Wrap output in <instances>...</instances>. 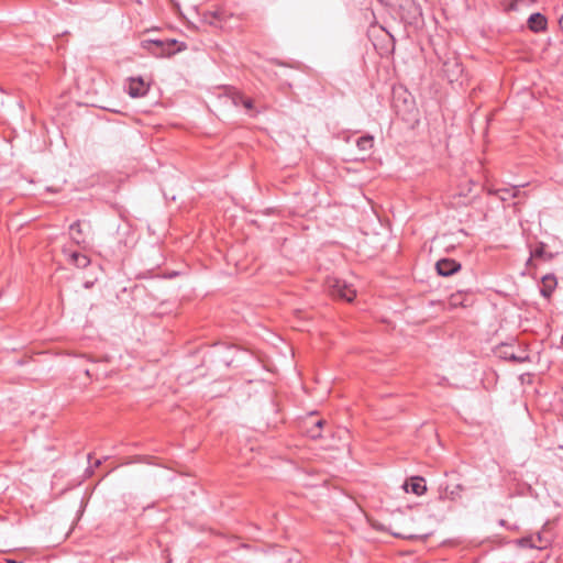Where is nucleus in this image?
<instances>
[{
	"label": "nucleus",
	"instance_id": "c9c22d12",
	"mask_svg": "<svg viewBox=\"0 0 563 563\" xmlns=\"http://www.w3.org/2000/svg\"><path fill=\"white\" fill-rule=\"evenodd\" d=\"M380 4H384V1H380ZM385 4L389 5L390 2H385Z\"/></svg>",
	"mask_w": 563,
	"mask_h": 563
},
{
	"label": "nucleus",
	"instance_id": "9d476101",
	"mask_svg": "<svg viewBox=\"0 0 563 563\" xmlns=\"http://www.w3.org/2000/svg\"><path fill=\"white\" fill-rule=\"evenodd\" d=\"M528 249L529 253L531 254L532 258H537V261L540 262H550L554 258L555 254L550 252L549 245L542 241H529L528 242Z\"/></svg>",
	"mask_w": 563,
	"mask_h": 563
},
{
	"label": "nucleus",
	"instance_id": "f3484780",
	"mask_svg": "<svg viewBox=\"0 0 563 563\" xmlns=\"http://www.w3.org/2000/svg\"><path fill=\"white\" fill-rule=\"evenodd\" d=\"M558 286L556 276L552 273L544 275L541 278V287L540 294L543 298L550 299L552 297L553 291Z\"/></svg>",
	"mask_w": 563,
	"mask_h": 563
},
{
	"label": "nucleus",
	"instance_id": "7c9ffc66",
	"mask_svg": "<svg viewBox=\"0 0 563 563\" xmlns=\"http://www.w3.org/2000/svg\"><path fill=\"white\" fill-rule=\"evenodd\" d=\"M537 540L540 543V545H544L548 542V541H544V539L540 532L537 533Z\"/></svg>",
	"mask_w": 563,
	"mask_h": 563
},
{
	"label": "nucleus",
	"instance_id": "39448f33",
	"mask_svg": "<svg viewBox=\"0 0 563 563\" xmlns=\"http://www.w3.org/2000/svg\"><path fill=\"white\" fill-rule=\"evenodd\" d=\"M324 286L329 295L336 300L352 302L356 297V290L352 284L335 276H328Z\"/></svg>",
	"mask_w": 563,
	"mask_h": 563
},
{
	"label": "nucleus",
	"instance_id": "6ab92c4d",
	"mask_svg": "<svg viewBox=\"0 0 563 563\" xmlns=\"http://www.w3.org/2000/svg\"><path fill=\"white\" fill-rule=\"evenodd\" d=\"M82 222L80 220H76L74 223L69 225V231L71 233V240L78 246L85 249L87 246V241L82 230Z\"/></svg>",
	"mask_w": 563,
	"mask_h": 563
},
{
	"label": "nucleus",
	"instance_id": "9b49d317",
	"mask_svg": "<svg viewBox=\"0 0 563 563\" xmlns=\"http://www.w3.org/2000/svg\"><path fill=\"white\" fill-rule=\"evenodd\" d=\"M462 269V265L460 262L450 258V257H443L440 258L435 263V271L438 275L443 277H450L456 273H459Z\"/></svg>",
	"mask_w": 563,
	"mask_h": 563
},
{
	"label": "nucleus",
	"instance_id": "4468645a",
	"mask_svg": "<svg viewBox=\"0 0 563 563\" xmlns=\"http://www.w3.org/2000/svg\"><path fill=\"white\" fill-rule=\"evenodd\" d=\"M62 253L65 255L67 262L77 268H86L91 263L87 255L78 251H71L67 247H63Z\"/></svg>",
	"mask_w": 563,
	"mask_h": 563
},
{
	"label": "nucleus",
	"instance_id": "aec40b11",
	"mask_svg": "<svg viewBox=\"0 0 563 563\" xmlns=\"http://www.w3.org/2000/svg\"><path fill=\"white\" fill-rule=\"evenodd\" d=\"M378 529L383 530V531L389 532L395 538L404 539V540H411V541H413V540L427 541L429 539V537L431 536V533H426V534H406V533H402V532L394 531L391 529V527H389L387 529H385L384 527H378Z\"/></svg>",
	"mask_w": 563,
	"mask_h": 563
},
{
	"label": "nucleus",
	"instance_id": "4be33fe9",
	"mask_svg": "<svg viewBox=\"0 0 563 563\" xmlns=\"http://www.w3.org/2000/svg\"><path fill=\"white\" fill-rule=\"evenodd\" d=\"M374 145V137L371 134H365L357 139L356 146L362 152H368Z\"/></svg>",
	"mask_w": 563,
	"mask_h": 563
},
{
	"label": "nucleus",
	"instance_id": "e433bc0d",
	"mask_svg": "<svg viewBox=\"0 0 563 563\" xmlns=\"http://www.w3.org/2000/svg\"><path fill=\"white\" fill-rule=\"evenodd\" d=\"M172 3H173L174 5H176V7H178V2L173 1Z\"/></svg>",
	"mask_w": 563,
	"mask_h": 563
},
{
	"label": "nucleus",
	"instance_id": "f704fd0d",
	"mask_svg": "<svg viewBox=\"0 0 563 563\" xmlns=\"http://www.w3.org/2000/svg\"><path fill=\"white\" fill-rule=\"evenodd\" d=\"M87 459H88V461L90 462V461H91V459H92V453H89V454L87 455Z\"/></svg>",
	"mask_w": 563,
	"mask_h": 563
},
{
	"label": "nucleus",
	"instance_id": "a878e982",
	"mask_svg": "<svg viewBox=\"0 0 563 563\" xmlns=\"http://www.w3.org/2000/svg\"><path fill=\"white\" fill-rule=\"evenodd\" d=\"M452 489L450 490V495H451V501H455L457 499L461 498L462 496V492L464 490V487L463 485L461 484H456L454 485L453 487H451Z\"/></svg>",
	"mask_w": 563,
	"mask_h": 563
},
{
	"label": "nucleus",
	"instance_id": "412c9836",
	"mask_svg": "<svg viewBox=\"0 0 563 563\" xmlns=\"http://www.w3.org/2000/svg\"><path fill=\"white\" fill-rule=\"evenodd\" d=\"M515 543L518 547H520V548H525V549H539V550L545 549L550 544V542H547L544 545H537L534 543V541H533V537L532 536H527V537L519 538V539H517L515 541Z\"/></svg>",
	"mask_w": 563,
	"mask_h": 563
},
{
	"label": "nucleus",
	"instance_id": "72a5a7b5",
	"mask_svg": "<svg viewBox=\"0 0 563 563\" xmlns=\"http://www.w3.org/2000/svg\"><path fill=\"white\" fill-rule=\"evenodd\" d=\"M152 31H156V29H146L144 32H145V33H150V32H152Z\"/></svg>",
	"mask_w": 563,
	"mask_h": 563
},
{
	"label": "nucleus",
	"instance_id": "1a4fd4ad",
	"mask_svg": "<svg viewBox=\"0 0 563 563\" xmlns=\"http://www.w3.org/2000/svg\"><path fill=\"white\" fill-rule=\"evenodd\" d=\"M475 300V294L472 289H459L450 296L449 305L452 308H468L474 305Z\"/></svg>",
	"mask_w": 563,
	"mask_h": 563
},
{
	"label": "nucleus",
	"instance_id": "c756f323",
	"mask_svg": "<svg viewBox=\"0 0 563 563\" xmlns=\"http://www.w3.org/2000/svg\"><path fill=\"white\" fill-rule=\"evenodd\" d=\"M508 3H509V5L506 8L507 11L516 10L517 9L518 2L511 1V2H508Z\"/></svg>",
	"mask_w": 563,
	"mask_h": 563
},
{
	"label": "nucleus",
	"instance_id": "5701e85b",
	"mask_svg": "<svg viewBox=\"0 0 563 563\" xmlns=\"http://www.w3.org/2000/svg\"><path fill=\"white\" fill-rule=\"evenodd\" d=\"M520 190L518 186H512L511 188H499L495 191L496 195H499L501 200H507V195H510V197L516 198L519 195Z\"/></svg>",
	"mask_w": 563,
	"mask_h": 563
},
{
	"label": "nucleus",
	"instance_id": "f03ea898",
	"mask_svg": "<svg viewBox=\"0 0 563 563\" xmlns=\"http://www.w3.org/2000/svg\"><path fill=\"white\" fill-rule=\"evenodd\" d=\"M140 47L155 58H170L176 54L186 51L188 45L186 42H180L175 38L155 37L142 40L140 42Z\"/></svg>",
	"mask_w": 563,
	"mask_h": 563
},
{
	"label": "nucleus",
	"instance_id": "393cba45",
	"mask_svg": "<svg viewBox=\"0 0 563 563\" xmlns=\"http://www.w3.org/2000/svg\"><path fill=\"white\" fill-rule=\"evenodd\" d=\"M269 410L274 412L275 417L273 420L267 419L266 426L267 428H276L278 423L283 422V418L277 417L279 409L277 408V405H275L273 401L271 402Z\"/></svg>",
	"mask_w": 563,
	"mask_h": 563
},
{
	"label": "nucleus",
	"instance_id": "4c0bfd02",
	"mask_svg": "<svg viewBox=\"0 0 563 563\" xmlns=\"http://www.w3.org/2000/svg\"><path fill=\"white\" fill-rule=\"evenodd\" d=\"M8 562H9V563H16V562H15V561H13V560H9Z\"/></svg>",
	"mask_w": 563,
	"mask_h": 563
},
{
	"label": "nucleus",
	"instance_id": "c85d7f7f",
	"mask_svg": "<svg viewBox=\"0 0 563 563\" xmlns=\"http://www.w3.org/2000/svg\"><path fill=\"white\" fill-rule=\"evenodd\" d=\"M534 261H537V258H532V256L530 255L529 258L526 262V267L529 268V269L530 268H536L537 265H536Z\"/></svg>",
	"mask_w": 563,
	"mask_h": 563
},
{
	"label": "nucleus",
	"instance_id": "473e14b6",
	"mask_svg": "<svg viewBox=\"0 0 563 563\" xmlns=\"http://www.w3.org/2000/svg\"><path fill=\"white\" fill-rule=\"evenodd\" d=\"M86 474H87L88 476H91V475L93 474V468H92V466H89L88 468H86Z\"/></svg>",
	"mask_w": 563,
	"mask_h": 563
},
{
	"label": "nucleus",
	"instance_id": "dca6fc26",
	"mask_svg": "<svg viewBox=\"0 0 563 563\" xmlns=\"http://www.w3.org/2000/svg\"><path fill=\"white\" fill-rule=\"evenodd\" d=\"M527 26L531 32L540 33L547 30L548 20L544 14L534 12L528 18Z\"/></svg>",
	"mask_w": 563,
	"mask_h": 563
},
{
	"label": "nucleus",
	"instance_id": "f257e3e1",
	"mask_svg": "<svg viewBox=\"0 0 563 563\" xmlns=\"http://www.w3.org/2000/svg\"><path fill=\"white\" fill-rule=\"evenodd\" d=\"M201 364L208 369H241L254 362V355L246 349L228 342H216L199 350Z\"/></svg>",
	"mask_w": 563,
	"mask_h": 563
},
{
	"label": "nucleus",
	"instance_id": "0eeeda50",
	"mask_svg": "<svg viewBox=\"0 0 563 563\" xmlns=\"http://www.w3.org/2000/svg\"><path fill=\"white\" fill-rule=\"evenodd\" d=\"M227 96L235 107H243L251 117H256L260 111L255 108L254 100L245 96L240 90L230 87L227 89Z\"/></svg>",
	"mask_w": 563,
	"mask_h": 563
},
{
	"label": "nucleus",
	"instance_id": "2eb2a0df",
	"mask_svg": "<svg viewBox=\"0 0 563 563\" xmlns=\"http://www.w3.org/2000/svg\"><path fill=\"white\" fill-rule=\"evenodd\" d=\"M407 493L421 496L427 492L426 481L422 476H411L402 485Z\"/></svg>",
	"mask_w": 563,
	"mask_h": 563
},
{
	"label": "nucleus",
	"instance_id": "20e7f679",
	"mask_svg": "<svg viewBox=\"0 0 563 563\" xmlns=\"http://www.w3.org/2000/svg\"><path fill=\"white\" fill-rule=\"evenodd\" d=\"M495 352L499 358L514 365L531 361L527 345L516 339L511 340V342L500 343Z\"/></svg>",
	"mask_w": 563,
	"mask_h": 563
},
{
	"label": "nucleus",
	"instance_id": "cd10ccee",
	"mask_svg": "<svg viewBox=\"0 0 563 563\" xmlns=\"http://www.w3.org/2000/svg\"><path fill=\"white\" fill-rule=\"evenodd\" d=\"M498 525L500 527H504V528L509 529V530H517L518 529L517 526H510L505 519L498 520Z\"/></svg>",
	"mask_w": 563,
	"mask_h": 563
},
{
	"label": "nucleus",
	"instance_id": "ddd939ff",
	"mask_svg": "<svg viewBox=\"0 0 563 563\" xmlns=\"http://www.w3.org/2000/svg\"><path fill=\"white\" fill-rule=\"evenodd\" d=\"M231 15V13H228L224 9L218 7L214 10L205 11L202 13V20L212 26L222 27V23L225 22Z\"/></svg>",
	"mask_w": 563,
	"mask_h": 563
},
{
	"label": "nucleus",
	"instance_id": "2f4dec72",
	"mask_svg": "<svg viewBox=\"0 0 563 563\" xmlns=\"http://www.w3.org/2000/svg\"><path fill=\"white\" fill-rule=\"evenodd\" d=\"M101 464H102V460H96L91 466H92V468H95V467H99Z\"/></svg>",
	"mask_w": 563,
	"mask_h": 563
},
{
	"label": "nucleus",
	"instance_id": "7ed1b4c3",
	"mask_svg": "<svg viewBox=\"0 0 563 563\" xmlns=\"http://www.w3.org/2000/svg\"><path fill=\"white\" fill-rule=\"evenodd\" d=\"M391 104L402 120H409L413 112H417L415 97L401 84L393 86Z\"/></svg>",
	"mask_w": 563,
	"mask_h": 563
},
{
	"label": "nucleus",
	"instance_id": "bb28decb",
	"mask_svg": "<svg viewBox=\"0 0 563 563\" xmlns=\"http://www.w3.org/2000/svg\"><path fill=\"white\" fill-rule=\"evenodd\" d=\"M152 459H153V456H151V455H136L134 457V462L151 464L152 463Z\"/></svg>",
	"mask_w": 563,
	"mask_h": 563
},
{
	"label": "nucleus",
	"instance_id": "b1692460",
	"mask_svg": "<svg viewBox=\"0 0 563 563\" xmlns=\"http://www.w3.org/2000/svg\"><path fill=\"white\" fill-rule=\"evenodd\" d=\"M451 489L452 488L449 485H445L443 487V490L440 487L439 500L443 501V518L445 517L446 512L450 510V506H448L445 504V500H451V495H450Z\"/></svg>",
	"mask_w": 563,
	"mask_h": 563
},
{
	"label": "nucleus",
	"instance_id": "6e6552de",
	"mask_svg": "<svg viewBox=\"0 0 563 563\" xmlns=\"http://www.w3.org/2000/svg\"><path fill=\"white\" fill-rule=\"evenodd\" d=\"M402 21L418 26L422 23V11L418 2H401L399 5Z\"/></svg>",
	"mask_w": 563,
	"mask_h": 563
},
{
	"label": "nucleus",
	"instance_id": "423d86ee",
	"mask_svg": "<svg viewBox=\"0 0 563 563\" xmlns=\"http://www.w3.org/2000/svg\"><path fill=\"white\" fill-rule=\"evenodd\" d=\"M442 73L450 84L463 85L464 67L456 54H451L442 62Z\"/></svg>",
	"mask_w": 563,
	"mask_h": 563
},
{
	"label": "nucleus",
	"instance_id": "f8f14e48",
	"mask_svg": "<svg viewBox=\"0 0 563 563\" xmlns=\"http://www.w3.org/2000/svg\"><path fill=\"white\" fill-rule=\"evenodd\" d=\"M305 424L307 434L311 439L317 440L322 438L321 430L327 424V420L318 418L316 412H311L307 418Z\"/></svg>",
	"mask_w": 563,
	"mask_h": 563
},
{
	"label": "nucleus",
	"instance_id": "a211bd4d",
	"mask_svg": "<svg viewBox=\"0 0 563 563\" xmlns=\"http://www.w3.org/2000/svg\"><path fill=\"white\" fill-rule=\"evenodd\" d=\"M148 87L145 85L142 77L130 78V82L128 86V93L132 98L143 97L147 93Z\"/></svg>",
	"mask_w": 563,
	"mask_h": 563
}]
</instances>
